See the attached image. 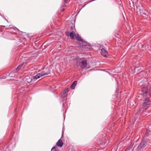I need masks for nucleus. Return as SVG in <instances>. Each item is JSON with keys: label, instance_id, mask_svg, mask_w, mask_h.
<instances>
[{"label": "nucleus", "instance_id": "nucleus-6", "mask_svg": "<svg viewBox=\"0 0 151 151\" xmlns=\"http://www.w3.org/2000/svg\"><path fill=\"white\" fill-rule=\"evenodd\" d=\"M101 55L104 57H107L108 53L107 51L104 48L101 49Z\"/></svg>", "mask_w": 151, "mask_h": 151}, {"label": "nucleus", "instance_id": "nucleus-16", "mask_svg": "<svg viewBox=\"0 0 151 151\" xmlns=\"http://www.w3.org/2000/svg\"><path fill=\"white\" fill-rule=\"evenodd\" d=\"M133 145H134L133 143L132 144H131L130 145V146L127 149V150H130L132 148V147Z\"/></svg>", "mask_w": 151, "mask_h": 151}, {"label": "nucleus", "instance_id": "nucleus-7", "mask_svg": "<svg viewBox=\"0 0 151 151\" xmlns=\"http://www.w3.org/2000/svg\"><path fill=\"white\" fill-rule=\"evenodd\" d=\"M63 145V143L62 142V140L61 139H59L58 142H57L56 144V145L57 146L62 147Z\"/></svg>", "mask_w": 151, "mask_h": 151}, {"label": "nucleus", "instance_id": "nucleus-10", "mask_svg": "<svg viewBox=\"0 0 151 151\" xmlns=\"http://www.w3.org/2000/svg\"><path fill=\"white\" fill-rule=\"evenodd\" d=\"M77 81H74L72 85L70 86V88L72 89H74L76 84H77Z\"/></svg>", "mask_w": 151, "mask_h": 151}, {"label": "nucleus", "instance_id": "nucleus-9", "mask_svg": "<svg viewBox=\"0 0 151 151\" xmlns=\"http://www.w3.org/2000/svg\"><path fill=\"white\" fill-rule=\"evenodd\" d=\"M68 92V89H67L64 90L63 91L62 93V96L63 98L66 97V94Z\"/></svg>", "mask_w": 151, "mask_h": 151}, {"label": "nucleus", "instance_id": "nucleus-19", "mask_svg": "<svg viewBox=\"0 0 151 151\" xmlns=\"http://www.w3.org/2000/svg\"><path fill=\"white\" fill-rule=\"evenodd\" d=\"M143 11V10H139V12L140 13H141V11Z\"/></svg>", "mask_w": 151, "mask_h": 151}, {"label": "nucleus", "instance_id": "nucleus-2", "mask_svg": "<svg viewBox=\"0 0 151 151\" xmlns=\"http://www.w3.org/2000/svg\"><path fill=\"white\" fill-rule=\"evenodd\" d=\"M142 94L144 96H150L151 97V86L149 87H144L142 89Z\"/></svg>", "mask_w": 151, "mask_h": 151}, {"label": "nucleus", "instance_id": "nucleus-14", "mask_svg": "<svg viewBox=\"0 0 151 151\" xmlns=\"http://www.w3.org/2000/svg\"><path fill=\"white\" fill-rule=\"evenodd\" d=\"M24 63H22L19 65L18 67L16 68V70H19L22 66L23 65Z\"/></svg>", "mask_w": 151, "mask_h": 151}, {"label": "nucleus", "instance_id": "nucleus-8", "mask_svg": "<svg viewBox=\"0 0 151 151\" xmlns=\"http://www.w3.org/2000/svg\"><path fill=\"white\" fill-rule=\"evenodd\" d=\"M75 32H76L75 29H74L72 31V32H69L70 33V36L71 38H73L74 37V35L75 34Z\"/></svg>", "mask_w": 151, "mask_h": 151}, {"label": "nucleus", "instance_id": "nucleus-11", "mask_svg": "<svg viewBox=\"0 0 151 151\" xmlns=\"http://www.w3.org/2000/svg\"><path fill=\"white\" fill-rule=\"evenodd\" d=\"M151 130V126H150L148 127L147 129L146 130V136H148V134L149 133V132H150V130Z\"/></svg>", "mask_w": 151, "mask_h": 151}, {"label": "nucleus", "instance_id": "nucleus-5", "mask_svg": "<svg viewBox=\"0 0 151 151\" xmlns=\"http://www.w3.org/2000/svg\"><path fill=\"white\" fill-rule=\"evenodd\" d=\"M147 145L145 141H143L141 142L140 145L138 146V148L139 149L144 148Z\"/></svg>", "mask_w": 151, "mask_h": 151}, {"label": "nucleus", "instance_id": "nucleus-21", "mask_svg": "<svg viewBox=\"0 0 151 151\" xmlns=\"http://www.w3.org/2000/svg\"><path fill=\"white\" fill-rule=\"evenodd\" d=\"M5 19V20H6V21H7V22H8V21H7V20H6V19Z\"/></svg>", "mask_w": 151, "mask_h": 151}, {"label": "nucleus", "instance_id": "nucleus-13", "mask_svg": "<svg viewBox=\"0 0 151 151\" xmlns=\"http://www.w3.org/2000/svg\"><path fill=\"white\" fill-rule=\"evenodd\" d=\"M25 81L28 83H30L31 81V79L29 77H27Z\"/></svg>", "mask_w": 151, "mask_h": 151}, {"label": "nucleus", "instance_id": "nucleus-3", "mask_svg": "<svg viewBox=\"0 0 151 151\" xmlns=\"http://www.w3.org/2000/svg\"><path fill=\"white\" fill-rule=\"evenodd\" d=\"M45 70H46V71L44 70L41 73H38L35 76H34L33 79L34 80H36L41 77L49 74L50 73L49 69L48 68H46Z\"/></svg>", "mask_w": 151, "mask_h": 151}, {"label": "nucleus", "instance_id": "nucleus-20", "mask_svg": "<svg viewBox=\"0 0 151 151\" xmlns=\"http://www.w3.org/2000/svg\"><path fill=\"white\" fill-rule=\"evenodd\" d=\"M137 68H136L135 69V70H134L135 71H136V70H137Z\"/></svg>", "mask_w": 151, "mask_h": 151}, {"label": "nucleus", "instance_id": "nucleus-15", "mask_svg": "<svg viewBox=\"0 0 151 151\" xmlns=\"http://www.w3.org/2000/svg\"><path fill=\"white\" fill-rule=\"evenodd\" d=\"M56 147L57 146H56L53 147L51 149V151H58V150L56 149Z\"/></svg>", "mask_w": 151, "mask_h": 151}, {"label": "nucleus", "instance_id": "nucleus-12", "mask_svg": "<svg viewBox=\"0 0 151 151\" xmlns=\"http://www.w3.org/2000/svg\"><path fill=\"white\" fill-rule=\"evenodd\" d=\"M75 37L76 39L78 41H81L82 43L83 42L82 40L80 37H79L78 35H75Z\"/></svg>", "mask_w": 151, "mask_h": 151}, {"label": "nucleus", "instance_id": "nucleus-4", "mask_svg": "<svg viewBox=\"0 0 151 151\" xmlns=\"http://www.w3.org/2000/svg\"><path fill=\"white\" fill-rule=\"evenodd\" d=\"M150 104V101L148 98H147L144 101L142 106L144 108L145 110H147L149 107L148 105Z\"/></svg>", "mask_w": 151, "mask_h": 151}, {"label": "nucleus", "instance_id": "nucleus-18", "mask_svg": "<svg viewBox=\"0 0 151 151\" xmlns=\"http://www.w3.org/2000/svg\"><path fill=\"white\" fill-rule=\"evenodd\" d=\"M68 0H66L65 1H64L65 3H67Z\"/></svg>", "mask_w": 151, "mask_h": 151}, {"label": "nucleus", "instance_id": "nucleus-23", "mask_svg": "<svg viewBox=\"0 0 151 151\" xmlns=\"http://www.w3.org/2000/svg\"><path fill=\"white\" fill-rule=\"evenodd\" d=\"M85 45H87V44H85Z\"/></svg>", "mask_w": 151, "mask_h": 151}, {"label": "nucleus", "instance_id": "nucleus-22", "mask_svg": "<svg viewBox=\"0 0 151 151\" xmlns=\"http://www.w3.org/2000/svg\"><path fill=\"white\" fill-rule=\"evenodd\" d=\"M66 0H64V1H65Z\"/></svg>", "mask_w": 151, "mask_h": 151}, {"label": "nucleus", "instance_id": "nucleus-1", "mask_svg": "<svg viewBox=\"0 0 151 151\" xmlns=\"http://www.w3.org/2000/svg\"><path fill=\"white\" fill-rule=\"evenodd\" d=\"M87 65L86 61L84 59L80 58L77 59L76 61V65L82 69H86Z\"/></svg>", "mask_w": 151, "mask_h": 151}, {"label": "nucleus", "instance_id": "nucleus-17", "mask_svg": "<svg viewBox=\"0 0 151 151\" xmlns=\"http://www.w3.org/2000/svg\"><path fill=\"white\" fill-rule=\"evenodd\" d=\"M74 28H75V27H74V25H72L70 28V29L71 30L72 32V31L74 29H75Z\"/></svg>", "mask_w": 151, "mask_h": 151}]
</instances>
